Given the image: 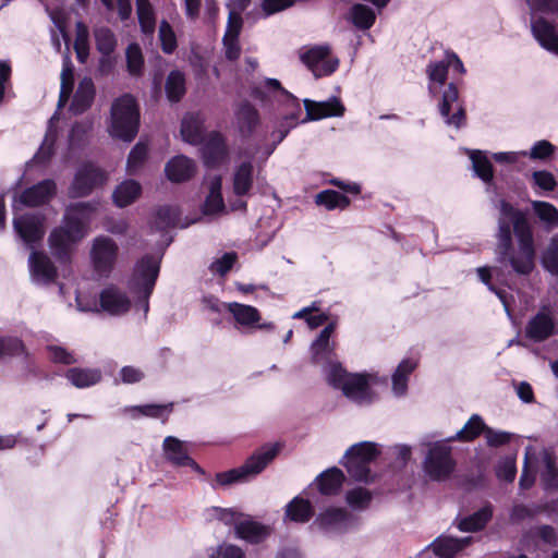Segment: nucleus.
<instances>
[{
  "label": "nucleus",
  "mask_w": 558,
  "mask_h": 558,
  "mask_svg": "<svg viewBox=\"0 0 558 558\" xmlns=\"http://www.w3.org/2000/svg\"><path fill=\"white\" fill-rule=\"evenodd\" d=\"M142 193V186L134 180H125L113 191V203L118 207H126L134 203Z\"/></svg>",
  "instance_id": "obj_29"
},
{
  "label": "nucleus",
  "mask_w": 558,
  "mask_h": 558,
  "mask_svg": "<svg viewBox=\"0 0 558 558\" xmlns=\"http://www.w3.org/2000/svg\"><path fill=\"white\" fill-rule=\"evenodd\" d=\"M236 259V253H225L220 258H217L210 264L209 270L215 275L225 277L233 268Z\"/></svg>",
  "instance_id": "obj_58"
},
{
  "label": "nucleus",
  "mask_w": 558,
  "mask_h": 558,
  "mask_svg": "<svg viewBox=\"0 0 558 558\" xmlns=\"http://www.w3.org/2000/svg\"><path fill=\"white\" fill-rule=\"evenodd\" d=\"M542 264L553 275H558V233L554 235L542 255Z\"/></svg>",
  "instance_id": "obj_53"
},
{
  "label": "nucleus",
  "mask_w": 558,
  "mask_h": 558,
  "mask_svg": "<svg viewBox=\"0 0 558 558\" xmlns=\"http://www.w3.org/2000/svg\"><path fill=\"white\" fill-rule=\"evenodd\" d=\"M301 60L311 69L316 77L331 74L338 68L339 60L330 57L328 46H316L301 54Z\"/></svg>",
  "instance_id": "obj_10"
},
{
  "label": "nucleus",
  "mask_w": 558,
  "mask_h": 558,
  "mask_svg": "<svg viewBox=\"0 0 558 558\" xmlns=\"http://www.w3.org/2000/svg\"><path fill=\"white\" fill-rule=\"evenodd\" d=\"M344 460V466L351 477L360 482L368 481L371 474L369 463H367L359 456L350 453L349 450L345 452Z\"/></svg>",
  "instance_id": "obj_39"
},
{
  "label": "nucleus",
  "mask_w": 558,
  "mask_h": 558,
  "mask_svg": "<svg viewBox=\"0 0 558 558\" xmlns=\"http://www.w3.org/2000/svg\"><path fill=\"white\" fill-rule=\"evenodd\" d=\"M357 518L342 508H329L320 512L313 525L326 534L342 533L357 525Z\"/></svg>",
  "instance_id": "obj_9"
},
{
  "label": "nucleus",
  "mask_w": 558,
  "mask_h": 558,
  "mask_svg": "<svg viewBox=\"0 0 558 558\" xmlns=\"http://www.w3.org/2000/svg\"><path fill=\"white\" fill-rule=\"evenodd\" d=\"M281 89L280 82L275 78H265L253 83L250 86V95L252 98L267 102L270 99V93Z\"/></svg>",
  "instance_id": "obj_43"
},
{
  "label": "nucleus",
  "mask_w": 558,
  "mask_h": 558,
  "mask_svg": "<svg viewBox=\"0 0 558 558\" xmlns=\"http://www.w3.org/2000/svg\"><path fill=\"white\" fill-rule=\"evenodd\" d=\"M148 156V146L138 142L130 151L126 167L129 172L137 170L144 165Z\"/></svg>",
  "instance_id": "obj_57"
},
{
  "label": "nucleus",
  "mask_w": 558,
  "mask_h": 558,
  "mask_svg": "<svg viewBox=\"0 0 558 558\" xmlns=\"http://www.w3.org/2000/svg\"><path fill=\"white\" fill-rule=\"evenodd\" d=\"M119 246L110 236L100 235L94 239L90 258L95 271L108 277L117 263Z\"/></svg>",
  "instance_id": "obj_8"
},
{
  "label": "nucleus",
  "mask_w": 558,
  "mask_h": 558,
  "mask_svg": "<svg viewBox=\"0 0 558 558\" xmlns=\"http://www.w3.org/2000/svg\"><path fill=\"white\" fill-rule=\"evenodd\" d=\"M136 14L143 35L153 37L156 31V13L150 1L136 0Z\"/></svg>",
  "instance_id": "obj_31"
},
{
  "label": "nucleus",
  "mask_w": 558,
  "mask_h": 558,
  "mask_svg": "<svg viewBox=\"0 0 558 558\" xmlns=\"http://www.w3.org/2000/svg\"><path fill=\"white\" fill-rule=\"evenodd\" d=\"M244 478V465H240L235 469H231L226 472L216 474V483L219 486H229L231 484L241 482Z\"/></svg>",
  "instance_id": "obj_63"
},
{
  "label": "nucleus",
  "mask_w": 558,
  "mask_h": 558,
  "mask_svg": "<svg viewBox=\"0 0 558 558\" xmlns=\"http://www.w3.org/2000/svg\"><path fill=\"white\" fill-rule=\"evenodd\" d=\"M214 518L221 521L226 525L234 526L236 538L244 539V514L231 508L213 507L210 509Z\"/></svg>",
  "instance_id": "obj_33"
},
{
  "label": "nucleus",
  "mask_w": 558,
  "mask_h": 558,
  "mask_svg": "<svg viewBox=\"0 0 558 558\" xmlns=\"http://www.w3.org/2000/svg\"><path fill=\"white\" fill-rule=\"evenodd\" d=\"M181 135L190 144L198 145L205 140L204 125L198 114H186L181 122Z\"/></svg>",
  "instance_id": "obj_28"
},
{
  "label": "nucleus",
  "mask_w": 558,
  "mask_h": 558,
  "mask_svg": "<svg viewBox=\"0 0 558 558\" xmlns=\"http://www.w3.org/2000/svg\"><path fill=\"white\" fill-rule=\"evenodd\" d=\"M532 207L536 216L546 225L548 231L558 227V210L547 202L533 201Z\"/></svg>",
  "instance_id": "obj_42"
},
{
  "label": "nucleus",
  "mask_w": 558,
  "mask_h": 558,
  "mask_svg": "<svg viewBox=\"0 0 558 558\" xmlns=\"http://www.w3.org/2000/svg\"><path fill=\"white\" fill-rule=\"evenodd\" d=\"M64 377L74 387L82 389L98 384L102 375L98 368L71 367L65 372Z\"/></svg>",
  "instance_id": "obj_27"
},
{
  "label": "nucleus",
  "mask_w": 558,
  "mask_h": 558,
  "mask_svg": "<svg viewBox=\"0 0 558 558\" xmlns=\"http://www.w3.org/2000/svg\"><path fill=\"white\" fill-rule=\"evenodd\" d=\"M557 332L556 320L545 311L538 312L533 316L525 327L526 337L536 342L544 341Z\"/></svg>",
  "instance_id": "obj_18"
},
{
  "label": "nucleus",
  "mask_w": 558,
  "mask_h": 558,
  "mask_svg": "<svg viewBox=\"0 0 558 558\" xmlns=\"http://www.w3.org/2000/svg\"><path fill=\"white\" fill-rule=\"evenodd\" d=\"M544 469L541 472L542 484L545 489H558V469L553 456L545 452L543 456Z\"/></svg>",
  "instance_id": "obj_45"
},
{
  "label": "nucleus",
  "mask_w": 558,
  "mask_h": 558,
  "mask_svg": "<svg viewBox=\"0 0 558 558\" xmlns=\"http://www.w3.org/2000/svg\"><path fill=\"white\" fill-rule=\"evenodd\" d=\"M316 203L324 205L327 209L345 208L350 201L349 198L333 190H326L316 195Z\"/></svg>",
  "instance_id": "obj_49"
},
{
  "label": "nucleus",
  "mask_w": 558,
  "mask_h": 558,
  "mask_svg": "<svg viewBox=\"0 0 558 558\" xmlns=\"http://www.w3.org/2000/svg\"><path fill=\"white\" fill-rule=\"evenodd\" d=\"M439 111L447 125L459 129L465 122V111L459 100V92L452 83L448 85L442 94Z\"/></svg>",
  "instance_id": "obj_12"
},
{
  "label": "nucleus",
  "mask_w": 558,
  "mask_h": 558,
  "mask_svg": "<svg viewBox=\"0 0 558 558\" xmlns=\"http://www.w3.org/2000/svg\"><path fill=\"white\" fill-rule=\"evenodd\" d=\"M493 517V506L486 505L471 515L461 519L458 529L462 532H477L483 530Z\"/></svg>",
  "instance_id": "obj_32"
},
{
  "label": "nucleus",
  "mask_w": 558,
  "mask_h": 558,
  "mask_svg": "<svg viewBox=\"0 0 558 558\" xmlns=\"http://www.w3.org/2000/svg\"><path fill=\"white\" fill-rule=\"evenodd\" d=\"M160 271V260L145 254L134 265L128 287L133 294L151 296Z\"/></svg>",
  "instance_id": "obj_5"
},
{
  "label": "nucleus",
  "mask_w": 558,
  "mask_h": 558,
  "mask_svg": "<svg viewBox=\"0 0 558 558\" xmlns=\"http://www.w3.org/2000/svg\"><path fill=\"white\" fill-rule=\"evenodd\" d=\"M262 319L257 308L246 305V332L250 329L270 331L274 328L271 323H259Z\"/></svg>",
  "instance_id": "obj_61"
},
{
  "label": "nucleus",
  "mask_w": 558,
  "mask_h": 558,
  "mask_svg": "<svg viewBox=\"0 0 558 558\" xmlns=\"http://www.w3.org/2000/svg\"><path fill=\"white\" fill-rule=\"evenodd\" d=\"M375 19L374 11L364 4L357 3L351 9V20L361 29H368L374 24Z\"/></svg>",
  "instance_id": "obj_50"
},
{
  "label": "nucleus",
  "mask_w": 558,
  "mask_h": 558,
  "mask_svg": "<svg viewBox=\"0 0 558 558\" xmlns=\"http://www.w3.org/2000/svg\"><path fill=\"white\" fill-rule=\"evenodd\" d=\"M95 45L101 56H112L117 49L118 40L114 33L106 26L95 28Z\"/></svg>",
  "instance_id": "obj_40"
},
{
  "label": "nucleus",
  "mask_w": 558,
  "mask_h": 558,
  "mask_svg": "<svg viewBox=\"0 0 558 558\" xmlns=\"http://www.w3.org/2000/svg\"><path fill=\"white\" fill-rule=\"evenodd\" d=\"M29 271L34 281L44 284L54 283L58 278V268L47 254L34 251L29 255Z\"/></svg>",
  "instance_id": "obj_15"
},
{
  "label": "nucleus",
  "mask_w": 558,
  "mask_h": 558,
  "mask_svg": "<svg viewBox=\"0 0 558 558\" xmlns=\"http://www.w3.org/2000/svg\"><path fill=\"white\" fill-rule=\"evenodd\" d=\"M174 403H149V404H141V405H131L124 408V412L129 413L132 418H138L140 416H146L149 418H158L166 424L168 422L169 415L173 412Z\"/></svg>",
  "instance_id": "obj_23"
},
{
  "label": "nucleus",
  "mask_w": 558,
  "mask_h": 558,
  "mask_svg": "<svg viewBox=\"0 0 558 558\" xmlns=\"http://www.w3.org/2000/svg\"><path fill=\"white\" fill-rule=\"evenodd\" d=\"M57 193L56 182L51 179H45L38 183L25 189L19 201L27 207H38L47 204Z\"/></svg>",
  "instance_id": "obj_16"
},
{
  "label": "nucleus",
  "mask_w": 558,
  "mask_h": 558,
  "mask_svg": "<svg viewBox=\"0 0 558 558\" xmlns=\"http://www.w3.org/2000/svg\"><path fill=\"white\" fill-rule=\"evenodd\" d=\"M307 120H319L328 117H341L344 112V106L337 97H331L326 101H314L304 99Z\"/></svg>",
  "instance_id": "obj_20"
},
{
  "label": "nucleus",
  "mask_w": 558,
  "mask_h": 558,
  "mask_svg": "<svg viewBox=\"0 0 558 558\" xmlns=\"http://www.w3.org/2000/svg\"><path fill=\"white\" fill-rule=\"evenodd\" d=\"M165 172L171 182H185L194 175L195 165L192 159L185 156H175L167 162Z\"/></svg>",
  "instance_id": "obj_24"
},
{
  "label": "nucleus",
  "mask_w": 558,
  "mask_h": 558,
  "mask_svg": "<svg viewBox=\"0 0 558 558\" xmlns=\"http://www.w3.org/2000/svg\"><path fill=\"white\" fill-rule=\"evenodd\" d=\"M473 169L475 173L485 182H489L493 179V165L481 150H473L470 154Z\"/></svg>",
  "instance_id": "obj_48"
},
{
  "label": "nucleus",
  "mask_w": 558,
  "mask_h": 558,
  "mask_svg": "<svg viewBox=\"0 0 558 558\" xmlns=\"http://www.w3.org/2000/svg\"><path fill=\"white\" fill-rule=\"evenodd\" d=\"M350 453H354L355 456H359L363 460H365L367 463H371L376 459V457L379 454V449L377 448V445L375 442L371 441H362L359 444H355L351 446L349 449Z\"/></svg>",
  "instance_id": "obj_59"
},
{
  "label": "nucleus",
  "mask_w": 558,
  "mask_h": 558,
  "mask_svg": "<svg viewBox=\"0 0 558 558\" xmlns=\"http://www.w3.org/2000/svg\"><path fill=\"white\" fill-rule=\"evenodd\" d=\"M45 219L40 215L25 214L14 218L13 225L19 236L28 245L43 240L45 235Z\"/></svg>",
  "instance_id": "obj_14"
},
{
  "label": "nucleus",
  "mask_w": 558,
  "mask_h": 558,
  "mask_svg": "<svg viewBox=\"0 0 558 558\" xmlns=\"http://www.w3.org/2000/svg\"><path fill=\"white\" fill-rule=\"evenodd\" d=\"M286 515L294 522H307L313 515V508L308 500L295 497L286 509Z\"/></svg>",
  "instance_id": "obj_41"
},
{
  "label": "nucleus",
  "mask_w": 558,
  "mask_h": 558,
  "mask_svg": "<svg viewBox=\"0 0 558 558\" xmlns=\"http://www.w3.org/2000/svg\"><path fill=\"white\" fill-rule=\"evenodd\" d=\"M449 66L450 60L434 62L427 66L428 89L430 94H435L437 86H441L446 82Z\"/></svg>",
  "instance_id": "obj_44"
},
{
  "label": "nucleus",
  "mask_w": 558,
  "mask_h": 558,
  "mask_svg": "<svg viewBox=\"0 0 558 558\" xmlns=\"http://www.w3.org/2000/svg\"><path fill=\"white\" fill-rule=\"evenodd\" d=\"M126 68L132 76H141L144 70V57L138 44H130L125 51Z\"/></svg>",
  "instance_id": "obj_47"
},
{
  "label": "nucleus",
  "mask_w": 558,
  "mask_h": 558,
  "mask_svg": "<svg viewBox=\"0 0 558 558\" xmlns=\"http://www.w3.org/2000/svg\"><path fill=\"white\" fill-rule=\"evenodd\" d=\"M270 534V527L246 518V543L258 544Z\"/></svg>",
  "instance_id": "obj_56"
},
{
  "label": "nucleus",
  "mask_w": 558,
  "mask_h": 558,
  "mask_svg": "<svg viewBox=\"0 0 558 558\" xmlns=\"http://www.w3.org/2000/svg\"><path fill=\"white\" fill-rule=\"evenodd\" d=\"M417 363L414 360H403L392 375V390L396 396H403L408 388V376L415 369Z\"/></svg>",
  "instance_id": "obj_37"
},
{
  "label": "nucleus",
  "mask_w": 558,
  "mask_h": 558,
  "mask_svg": "<svg viewBox=\"0 0 558 558\" xmlns=\"http://www.w3.org/2000/svg\"><path fill=\"white\" fill-rule=\"evenodd\" d=\"M95 209L89 202L75 203L66 208L62 226L54 228L48 239L49 246L58 260H70L71 246L86 235L87 223Z\"/></svg>",
  "instance_id": "obj_3"
},
{
  "label": "nucleus",
  "mask_w": 558,
  "mask_h": 558,
  "mask_svg": "<svg viewBox=\"0 0 558 558\" xmlns=\"http://www.w3.org/2000/svg\"><path fill=\"white\" fill-rule=\"evenodd\" d=\"M180 213L177 207L165 205L160 206L155 213V226L158 230L163 231L175 227Z\"/></svg>",
  "instance_id": "obj_46"
},
{
  "label": "nucleus",
  "mask_w": 558,
  "mask_h": 558,
  "mask_svg": "<svg viewBox=\"0 0 558 558\" xmlns=\"http://www.w3.org/2000/svg\"><path fill=\"white\" fill-rule=\"evenodd\" d=\"M372 500L371 493L362 487L347 493V502L354 509H365Z\"/></svg>",
  "instance_id": "obj_60"
},
{
  "label": "nucleus",
  "mask_w": 558,
  "mask_h": 558,
  "mask_svg": "<svg viewBox=\"0 0 558 558\" xmlns=\"http://www.w3.org/2000/svg\"><path fill=\"white\" fill-rule=\"evenodd\" d=\"M279 445L268 444L258 448L246 460V477L259 474L278 456Z\"/></svg>",
  "instance_id": "obj_22"
},
{
  "label": "nucleus",
  "mask_w": 558,
  "mask_h": 558,
  "mask_svg": "<svg viewBox=\"0 0 558 558\" xmlns=\"http://www.w3.org/2000/svg\"><path fill=\"white\" fill-rule=\"evenodd\" d=\"M209 308L215 312L227 311L232 314L238 325L244 326V304L236 302L225 303L220 302L218 299H213L209 301Z\"/></svg>",
  "instance_id": "obj_52"
},
{
  "label": "nucleus",
  "mask_w": 558,
  "mask_h": 558,
  "mask_svg": "<svg viewBox=\"0 0 558 558\" xmlns=\"http://www.w3.org/2000/svg\"><path fill=\"white\" fill-rule=\"evenodd\" d=\"M96 88L93 80L85 76L78 83L77 89L73 96L70 110L73 114H82L86 112L94 104Z\"/></svg>",
  "instance_id": "obj_21"
},
{
  "label": "nucleus",
  "mask_w": 558,
  "mask_h": 558,
  "mask_svg": "<svg viewBox=\"0 0 558 558\" xmlns=\"http://www.w3.org/2000/svg\"><path fill=\"white\" fill-rule=\"evenodd\" d=\"M140 107L131 94H124L111 105L109 133L112 137L132 142L140 129Z\"/></svg>",
  "instance_id": "obj_4"
},
{
  "label": "nucleus",
  "mask_w": 558,
  "mask_h": 558,
  "mask_svg": "<svg viewBox=\"0 0 558 558\" xmlns=\"http://www.w3.org/2000/svg\"><path fill=\"white\" fill-rule=\"evenodd\" d=\"M343 480L344 475L342 471L337 468H331L318 476V489L324 495H333L340 489Z\"/></svg>",
  "instance_id": "obj_36"
},
{
  "label": "nucleus",
  "mask_w": 558,
  "mask_h": 558,
  "mask_svg": "<svg viewBox=\"0 0 558 558\" xmlns=\"http://www.w3.org/2000/svg\"><path fill=\"white\" fill-rule=\"evenodd\" d=\"M100 307L110 315H123L131 310V300L117 286L109 284L99 294Z\"/></svg>",
  "instance_id": "obj_17"
},
{
  "label": "nucleus",
  "mask_w": 558,
  "mask_h": 558,
  "mask_svg": "<svg viewBox=\"0 0 558 558\" xmlns=\"http://www.w3.org/2000/svg\"><path fill=\"white\" fill-rule=\"evenodd\" d=\"M167 461L177 468L189 466L198 474L204 475V469L189 454L185 442L174 436H167L162 442Z\"/></svg>",
  "instance_id": "obj_11"
},
{
  "label": "nucleus",
  "mask_w": 558,
  "mask_h": 558,
  "mask_svg": "<svg viewBox=\"0 0 558 558\" xmlns=\"http://www.w3.org/2000/svg\"><path fill=\"white\" fill-rule=\"evenodd\" d=\"M471 537L439 536L430 546L435 555L440 558H452L458 551L465 548L471 543Z\"/></svg>",
  "instance_id": "obj_26"
},
{
  "label": "nucleus",
  "mask_w": 558,
  "mask_h": 558,
  "mask_svg": "<svg viewBox=\"0 0 558 558\" xmlns=\"http://www.w3.org/2000/svg\"><path fill=\"white\" fill-rule=\"evenodd\" d=\"M108 180L105 170L92 161L83 162L76 170L69 187L71 198L88 196L95 189L102 186Z\"/></svg>",
  "instance_id": "obj_6"
},
{
  "label": "nucleus",
  "mask_w": 558,
  "mask_h": 558,
  "mask_svg": "<svg viewBox=\"0 0 558 558\" xmlns=\"http://www.w3.org/2000/svg\"><path fill=\"white\" fill-rule=\"evenodd\" d=\"M50 361L56 364L72 365L76 363L72 352L60 345H49Z\"/></svg>",
  "instance_id": "obj_62"
},
{
  "label": "nucleus",
  "mask_w": 558,
  "mask_h": 558,
  "mask_svg": "<svg viewBox=\"0 0 558 558\" xmlns=\"http://www.w3.org/2000/svg\"><path fill=\"white\" fill-rule=\"evenodd\" d=\"M485 430V424L481 416L473 415L468 423L460 429L454 437H451L450 440L459 439V440H473L476 438L482 432Z\"/></svg>",
  "instance_id": "obj_51"
},
{
  "label": "nucleus",
  "mask_w": 558,
  "mask_h": 558,
  "mask_svg": "<svg viewBox=\"0 0 558 558\" xmlns=\"http://www.w3.org/2000/svg\"><path fill=\"white\" fill-rule=\"evenodd\" d=\"M288 134V130L279 131L277 138L271 143H250L246 155H250L252 161L263 163L272 154L278 143H280Z\"/></svg>",
  "instance_id": "obj_34"
},
{
  "label": "nucleus",
  "mask_w": 558,
  "mask_h": 558,
  "mask_svg": "<svg viewBox=\"0 0 558 558\" xmlns=\"http://www.w3.org/2000/svg\"><path fill=\"white\" fill-rule=\"evenodd\" d=\"M532 33L545 49L558 54V34L553 25L544 19L532 21Z\"/></svg>",
  "instance_id": "obj_25"
},
{
  "label": "nucleus",
  "mask_w": 558,
  "mask_h": 558,
  "mask_svg": "<svg viewBox=\"0 0 558 558\" xmlns=\"http://www.w3.org/2000/svg\"><path fill=\"white\" fill-rule=\"evenodd\" d=\"M201 148L204 165L214 168L221 165L227 158V146L219 132H211L203 142Z\"/></svg>",
  "instance_id": "obj_19"
},
{
  "label": "nucleus",
  "mask_w": 558,
  "mask_h": 558,
  "mask_svg": "<svg viewBox=\"0 0 558 558\" xmlns=\"http://www.w3.org/2000/svg\"><path fill=\"white\" fill-rule=\"evenodd\" d=\"M222 179L215 175L210 180L209 193L203 204L202 211L204 215H214L225 209V203L221 194Z\"/></svg>",
  "instance_id": "obj_30"
},
{
  "label": "nucleus",
  "mask_w": 558,
  "mask_h": 558,
  "mask_svg": "<svg viewBox=\"0 0 558 558\" xmlns=\"http://www.w3.org/2000/svg\"><path fill=\"white\" fill-rule=\"evenodd\" d=\"M165 89L169 101L179 102L186 93L184 74L179 70L171 71L167 76Z\"/></svg>",
  "instance_id": "obj_35"
},
{
  "label": "nucleus",
  "mask_w": 558,
  "mask_h": 558,
  "mask_svg": "<svg viewBox=\"0 0 558 558\" xmlns=\"http://www.w3.org/2000/svg\"><path fill=\"white\" fill-rule=\"evenodd\" d=\"M333 345L330 338L323 340L319 335L312 344V359L315 364L324 366L326 380L330 386L340 389L343 395L356 402L368 398V384L365 376L348 373L341 364L332 360Z\"/></svg>",
  "instance_id": "obj_2"
},
{
  "label": "nucleus",
  "mask_w": 558,
  "mask_h": 558,
  "mask_svg": "<svg viewBox=\"0 0 558 558\" xmlns=\"http://www.w3.org/2000/svg\"><path fill=\"white\" fill-rule=\"evenodd\" d=\"M25 353V345L17 337H0V359Z\"/></svg>",
  "instance_id": "obj_55"
},
{
  "label": "nucleus",
  "mask_w": 558,
  "mask_h": 558,
  "mask_svg": "<svg viewBox=\"0 0 558 558\" xmlns=\"http://www.w3.org/2000/svg\"><path fill=\"white\" fill-rule=\"evenodd\" d=\"M231 8V4H228ZM243 26L241 13L234 9H230L226 32L222 38L225 56L229 61H235L241 56V46L239 44V35Z\"/></svg>",
  "instance_id": "obj_13"
},
{
  "label": "nucleus",
  "mask_w": 558,
  "mask_h": 558,
  "mask_svg": "<svg viewBox=\"0 0 558 558\" xmlns=\"http://www.w3.org/2000/svg\"><path fill=\"white\" fill-rule=\"evenodd\" d=\"M454 469L451 448L441 441L433 444L424 460V471L432 478L441 481L447 478Z\"/></svg>",
  "instance_id": "obj_7"
},
{
  "label": "nucleus",
  "mask_w": 558,
  "mask_h": 558,
  "mask_svg": "<svg viewBox=\"0 0 558 558\" xmlns=\"http://www.w3.org/2000/svg\"><path fill=\"white\" fill-rule=\"evenodd\" d=\"M496 254L500 263L508 262L519 275H530L535 267L533 230L526 213L505 199L499 201Z\"/></svg>",
  "instance_id": "obj_1"
},
{
  "label": "nucleus",
  "mask_w": 558,
  "mask_h": 558,
  "mask_svg": "<svg viewBox=\"0 0 558 558\" xmlns=\"http://www.w3.org/2000/svg\"><path fill=\"white\" fill-rule=\"evenodd\" d=\"M87 128L82 123H74L69 132V146L72 149L82 147L87 137Z\"/></svg>",
  "instance_id": "obj_64"
},
{
  "label": "nucleus",
  "mask_w": 558,
  "mask_h": 558,
  "mask_svg": "<svg viewBox=\"0 0 558 558\" xmlns=\"http://www.w3.org/2000/svg\"><path fill=\"white\" fill-rule=\"evenodd\" d=\"M159 40L161 50L167 54L173 53L178 47L173 28L166 20H162L159 25Z\"/></svg>",
  "instance_id": "obj_54"
},
{
  "label": "nucleus",
  "mask_w": 558,
  "mask_h": 558,
  "mask_svg": "<svg viewBox=\"0 0 558 558\" xmlns=\"http://www.w3.org/2000/svg\"><path fill=\"white\" fill-rule=\"evenodd\" d=\"M76 59L80 63L85 64L89 57V31L87 25L78 21L75 24V40L73 44Z\"/></svg>",
  "instance_id": "obj_38"
}]
</instances>
